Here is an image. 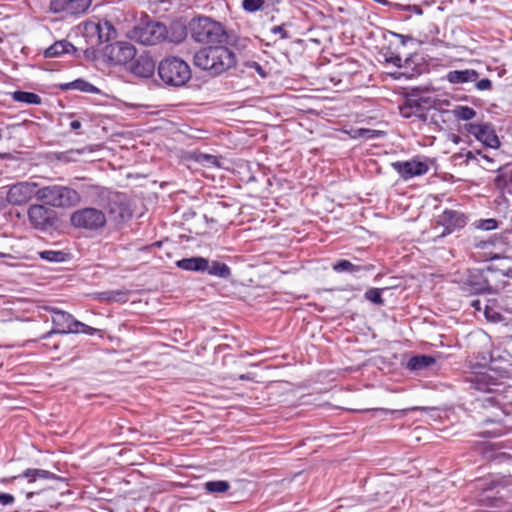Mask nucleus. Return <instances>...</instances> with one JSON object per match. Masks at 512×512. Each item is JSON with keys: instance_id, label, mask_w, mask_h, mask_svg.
I'll use <instances>...</instances> for the list:
<instances>
[{"instance_id": "19", "label": "nucleus", "mask_w": 512, "mask_h": 512, "mask_svg": "<svg viewBox=\"0 0 512 512\" xmlns=\"http://www.w3.org/2000/svg\"><path fill=\"white\" fill-rule=\"evenodd\" d=\"M176 266L185 271L202 273L208 269V259L201 256L183 258L176 261Z\"/></svg>"}, {"instance_id": "21", "label": "nucleus", "mask_w": 512, "mask_h": 512, "mask_svg": "<svg viewBox=\"0 0 512 512\" xmlns=\"http://www.w3.org/2000/svg\"><path fill=\"white\" fill-rule=\"evenodd\" d=\"M490 260L497 261L491 264L488 269L491 271H498L503 276L512 278V259L509 257H501L499 254L490 256Z\"/></svg>"}, {"instance_id": "13", "label": "nucleus", "mask_w": 512, "mask_h": 512, "mask_svg": "<svg viewBox=\"0 0 512 512\" xmlns=\"http://www.w3.org/2000/svg\"><path fill=\"white\" fill-rule=\"evenodd\" d=\"M392 167L403 180L422 176L429 170V166L425 161L416 159L393 162Z\"/></svg>"}, {"instance_id": "23", "label": "nucleus", "mask_w": 512, "mask_h": 512, "mask_svg": "<svg viewBox=\"0 0 512 512\" xmlns=\"http://www.w3.org/2000/svg\"><path fill=\"white\" fill-rule=\"evenodd\" d=\"M435 363V358L429 355H416L409 359L407 368L410 371H421Z\"/></svg>"}, {"instance_id": "38", "label": "nucleus", "mask_w": 512, "mask_h": 512, "mask_svg": "<svg viewBox=\"0 0 512 512\" xmlns=\"http://www.w3.org/2000/svg\"><path fill=\"white\" fill-rule=\"evenodd\" d=\"M475 86L480 91L489 90L492 87V82L488 78H483L481 80H478L475 82Z\"/></svg>"}, {"instance_id": "50", "label": "nucleus", "mask_w": 512, "mask_h": 512, "mask_svg": "<svg viewBox=\"0 0 512 512\" xmlns=\"http://www.w3.org/2000/svg\"><path fill=\"white\" fill-rule=\"evenodd\" d=\"M33 495H34V493L30 492V493L27 494V498L30 499Z\"/></svg>"}, {"instance_id": "48", "label": "nucleus", "mask_w": 512, "mask_h": 512, "mask_svg": "<svg viewBox=\"0 0 512 512\" xmlns=\"http://www.w3.org/2000/svg\"><path fill=\"white\" fill-rule=\"evenodd\" d=\"M477 153H478L479 155H481V156H482V158H484L485 160H487V161H489V162H490V161H492V160H491L487 155L482 154L480 151H478Z\"/></svg>"}, {"instance_id": "51", "label": "nucleus", "mask_w": 512, "mask_h": 512, "mask_svg": "<svg viewBox=\"0 0 512 512\" xmlns=\"http://www.w3.org/2000/svg\"><path fill=\"white\" fill-rule=\"evenodd\" d=\"M6 254L0 252V257H5Z\"/></svg>"}, {"instance_id": "11", "label": "nucleus", "mask_w": 512, "mask_h": 512, "mask_svg": "<svg viewBox=\"0 0 512 512\" xmlns=\"http://www.w3.org/2000/svg\"><path fill=\"white\" fill-rule=\"evenodd\" d=\"M38 190V185L35 182H18L10 186L6 199L10 204L20 206L34 196L37 198Z\"/></svg>"}, {"instance_id": "16", "label": "nucleus", "mask_w": 512, "mask_h": 512, "mask_svg": "<svg viewBox=\"0 0 512 512\" xmlns=\"http://www.w3.org/2000/svg\"><path fill=\"white\" fill-rule=\"evenodd\" d=\"M109 213L113 220L117 222L128 219L131 216V211L127 204L126 198L122 195H116L109 202Z\"/></svg>"}, {"instance_id": "27", "label": "nucleus", "mask_w": 512, "mask_h": 512, "mask_svg": "<svg viewBox=\"0 0 512 512\" xmlns=\"http://www.w3.org/2000/svg\"><path fill=\"white\" fill-rule=\"evenodd\" d=\"M366 269L367 268L365 266L355 265L352 262L345 259H341L333 265V270L337 273L347 272L355 274Z\"/></svg>"}, {"instance_id": "44", "label": "nucleus", "mask_w": 512, "mask_h": 512, "mask_svg": "<svg viewBox=\"0 0 512 512\" xmlns=\"http://www.w3.org/2000/svg\"><path fill=\"white\" fill-rule=\"evenodd\" d=\"M407 10H408V11H411V12H413V13H415V14H418V15H421V14L423 13V11H422L421 7H420V6H418V5H409V6L407 7Z\"/></svg>"}, {"instance_id": "42", "label": "nucleus", "mask_w": 512, "mask_h": 512, "mask_svg": "<svg viewBox=\"0 0 512 512\" xmlns=\"http://www.w3.org/2000/svg\"><path fill=\"white\" fill-rule=\"evenodd\" d=\"M459 157H465L466 163H469L470 161L476 160V155L471 150H466L459 153Z\"/></svg>"}, {"instance_id": "29", "label": "nucleus", "mask_w": 512, "mask_h": 512, "mask_svg": "<svg viewBox=\"0 0 512 512\" xmlns=\"http://www.w3.org/2000/svg\"><path fill=\"white\" fill-rule=\"evenodd\" d=\"M204 488L206 491L212 494H221L225 493L230 488V483L225 480H213L207 481L204 484Z\"/></svg>"}, {"instance_id": "45", "label": "nucleus", "mask_w": 512, "mask_h": 512, "mask_svg": "<svg viewBox=\"0 0 512 512\" xmlns=\"http://www.w3.org/2000/svg\"><path fill=\"white\" fill-rule=\"evenodd\" d=\"M80 127H81V122H80V121H78V120H73V121H71V122H70V128H71L72 130H77V129H79Z\"/></svg>"}, {"instance_id": "6", "label": "nucleus", "mask_w": 512, "mask_h": 512, "mask_svg": "<svg viewBox=\"0 0 512 512\" xmlns=\"http://www.w3.org/2000/svg\"><path fill=\"white\" fill-rule=\"evenodd\" d=\"M71 223L77 228L98 230L106 224V217L101 210L96 208H84L75 211L71 215Z\"/></svg>"}, {"instance_id": "39", "label": "nucleus", "mask_w": 512, "mask_h": 512, "mask_svg": "<svg viewBox=\"0 0 512 512\" xmlns=\"http://www.w3.org/2000/svg\"><path fill=\"white\" fill-rule=\"evenodd\" d=\"M271 33H273L275 35H280L281 39H288V38H290V35L284 29V25L273 26L271 28Z\"/></svg>"}, {"instance_id": "14", "label": "nucleus", "mask_w": 512, "mask_h": 512, "mask_svg": "<svg viewBox=\"0 0 512 512\" xmlns=\"http://www.w3.org/2000/svg\"><path fill=\"white\" fill-rule=\"evenodd\" d=\"M461 289L469 294H481L489 290V283L479 270H469L463 281Z\"/></svg>"}, {"instance_id": "3", "label": "nucleus", "mask_w": 512, "mask_h": 512, "mask_svg": "<svg viewBox=\"0 0 512 512\" xmlns=\"http://www.w3.org/2000/svg\"><path fill=\"white\" fill-rule=\"evenodd\" d=\"M158 75L169 86H184L191 78L189 65L179 57H166L158 65Z\"/></svg>"}, {"instance_id": "7", "label": "nucleus", "mask_w": 512, "mask_h": 512, "mask_svg": "<svg viewBox=\"0 0 512 512\" xmlns=\"http://www.w3.org/2000/svg\"><path fill=\"white\" fill-rule=\"evenodd\" d=\"M27 214L30 225L41 231L50 230L57 221L56 212L41 204L31 205Z\"/></svg>"}, {"instance_id": "4", "label": "nucleus", "mask_w": 512, "mask_h": 512, "mask_svg": "<svg viewBox=\"0 0 512 512\" xmlns=\"http://www.w3.org/2000/svg\"><path fill=\"white\" fill-rule=\"evenodd\" d=\"M37 200L52 207L68 208L80 201V195L72 188L51 185L39 188Z\"/></svg>"}, {"instance_id": "2", "label": "nucleus", "mask_w": 512, "mask_h": 512, "mask_svg": "<svg viewBox=\"0 0 512 512\" xmlns=\"http://www.w3.org/2000/svg\"><path fill=\"white\" fill-rule=\"evenodd\" d=\"M190 37L200 44H224L227 42V31L224 26L208 16H197L188 24Z\"/></svg>"}, {"instance_id": "43", "label": "nucleus", "mask_w": 512, "mask_h": 512, "mask_svg": "<svg viewBox=\"0 0 512 512\" xmlns=\"http://www.w3.org/2000/svg\"><path fill=\"white\" fill-rule=\"evenodd\" d=\"M507 184V181L504 177V175H498L496 178H495V185L498 187V188H503L504 186H506Z\"/></svg>"}, {"instance_id": "34", "label": "nucleus", "mask_w": 512, "mask_h": 512, "mask_svg": "<svg viewBox=\"0 0 512 512\" xmlns=\"http://www.w3.org/2000/svg\"><path fill=\"white\" fill-rule=\"evenodd\" d=\"M504 433H505V428L499 423H496V427L494 429L485 430L482 432L483 436L491 437V438L500 437Z\"/></svg>"}, {"instance_id": "9", "label": "nucleus", "mask_w": 512, "mask_h": 512, "mask_svg": "<svg viewBox=\"0 0 512 512\" xmlns=\"http://www.w3.org/2000/svg\"><path fill=\"white\" fill-rule=\"evenodd\" d=\"M103 54L107 60L115 65H125L135 58L136 49L127 41H117L104 48Z\"/></svg>"}, {"instance_id": "47", "label": "nucleus", "mask_w": 512, "mask_h": 512, "mask_svg": "<svg viewBox=\"0 0 512 512\" xmlns=\"http://www.w3.org/2000/svg\"><path fill=\"white\" fill-rule=\"evenodd\" d=\"M205 158L207 159L208 162H214L215 161V157L211 156V155H205Z\"/></svg>"}, {"instance_id": "33", "label": "nucleus", "mask_w": 512, "mask_h": 512, "mask_svg": "<svg viewBox=\"0 0 512 512\" xmlns=\"http://www.w3.org/2000/svg\"><path fill=\"white\" fill-rule=\"evenodd\" d=\"M265 4V0H242V8L247 13L260 11Z\"/></svg>"}, {"instance_id": "8", "label": "nucleus", "mask_w": 512, "mask_h": 512, "mask_svg": "<svg viewBox=\"0 0 512 512\" xmlns=\"http://www.w3.org/2000/svg\"><path fill=\"white\" fill-rule=\"evenodd\" d=\"M51 312V320L54 325V329L46 333L43 338L46 339L54 333L58 334H69L79 333L80 321L76 320L70 313L57 308H49Z\"/></svg>"}, {"instance_id": "28", "label": "nucleus", "mask_w": 512, "mask_h": 512, "mask_svg": "<svg viewBox=\"0 0 512 512\" xmlns=\"http://www.w3.org/2000/svg\"><path fill=\"white\" fill-rule=\"evenodd\" d=\"M12 98L17 102L26 104L39 105L41 103V97L33 92L18 90L12 94Z\"/></svg>"}, {"instance_id": "30", "label": "nucleus", "mask_w": 512, "mask_h": 512, "mask_svg": "<svg viewBox=\"0 0 512 512\" xmlns=\"http://www.w3.org/2000/svg\"><path fill=\"white\" fill-rule=\"evenodd\" d=\"M39 256L48 262L60 263L65 261L66 254L62 251L44 250L39 252Z\"/></svg>"}, {"instance_id": "22", "label": "nucleus", "mask_w": 512, "mask_h": 512, "mask_svg": "<svg viewBox=\"0 0 512 512\" xmlns=\"http://www.w3.org/2000/svg\"><path fill=\"white\" fill-rule=\"evenodd\" d=\"M100 42H108L116 37V29L108 20H101L95 25Z\"/></svg>"}, {"instance_id": "35", "label": "nucleus", "mask_w": 512, "mask_h": 512, "mask_svg": "<svg viewBox=\"0 0 512 512\" xmlns=\"http://www.w3.org/2000/svg\"><path fill=\"white\" fill-rule=\"evenodd\" d=\"M420 408L419 407H414V408H411V409H403V410H391V409H387V408H375V409H372L371 411H374V412H379V413H382V414H385V415H392V414H395V413H401L402 415H406L408 411H415V410H419Z\"/></svg>"}, {"instance_id": "25", "label": "nucleus", "mask_w": 512, "mask_h": 512, "mask_svg": "<svg viewBox=\"0 0 512 512\" xmlns=\"http://www.w3.org/2000/svg\"><path fill=\"white\" fill-rule=\"evenodd\" d=\"M65 90H78L85 93L97 94L99 89L90 82L83 79H76L72 82L66 83L62 86Z\"/></svg>"}, {"instance_id": "37", "label": "nucleus", "mask_w": 512, "mask_h": 512, "mask_svg": "<svg viewBox=\"0 0 512 512\" xmlns=\"http://www.w3.org/2000/svg\"><path fill=\"white\" fill-rule=\"evenodd\" d=\"M478 227L482 230L490 231V230H494L498 227V222L495 219L489 218V219L481 220Z\"/></svg>"}, {"instance_id": "49", "label": "nucleus", "mask_w": 512, "mask_h": 512, "mask_svg": "<svg viewBox=\"0 0 512 512\" xmlns=\"http://www.w3.org/2000/svg\"><path fill=\"white\" fill-rule=\"evenodd\" d=\"M490 423H494V421H492L491 419H486L484 421V424H490Z\"/></svg>"}, {"instance_id": "41", "label": "nucleus", "mask_w": 512, "mask_h": 512, "mask_svg": "<svg viewBox=\"0 0 512 512\" xmlns=\"http://www.w3.org/2000/svg\"><path fill=\"white\" fill-rule=\"evenodd\" d=\"M14 502V496L8 493L0 494V504L3 506L10 505Z\"/></svg>"}, {"instance_id": "31", "label": "nucleus", "mask_w": 512, "mask_h": 512, "mask_svg": "<svg viewBox=\"0 0 512 512\" xmlns=\"http://www.w3.org/2000/svg\"><path fill=\"white\" fill-rule=\"evenodd\" d=\"M453 113L458 120L463 121L471 120L476 116V111L469 106H457Z\"/></svg>"}, {"instance_id": "17", "label": "nucleus", "mask_w": 512, "mask_h": 512, "mask_svg": "<svg viewBox=\"0 0 512 512\" xmlns=\"http://www.w3.org/2000/svg\"><path fill=\"white\" fill-rule=\"evenodd\" d=\"M479 78V73L474 69L464 70H451L449 71L445 79L453 85H463L467 83H474Z\"/></svg>"}, {"instance_id": "26", "label": "nucleus", "mask_w": 512, "mask_h": 512, "mask_svg": "<svg viewBox=\"0 0 512 512\" xmlns=\"http://www.w3.org/2000/svg\"><path fill=\"white\" fill-rule=\"evenodd\" d=\"M16 478H26L30 482H34L38 479H52L54 474L44 469H26Z\"/></svg>"}, {"instance_id": "52", "label": "nucleus", "mask_w": 512, "mask_h": 512, "mask_svg": "<svg viewBox=\"0 0 512 512\" xmlns=\"http://www.w3.org/2000/svg\"><path fill=\"white\" fill-rule=\"evenodd\" d=\"M2 139V131L0 130V140Z\"/></svg>"}, {"instance_id": "5", "label": "nucleus", "mask_w": 512, "mask_h": 512, "mask_svg": "<svg viewBox=\"0 0 512 512\" xmlns=\"http://www.w3.org/2000/svg\"><path fill=\"white\" fill-rule=\"evenodd\" d=\"M166 33L165 25L151 21L134 26L128 36L143 45H156L166 38Z\"/></svg>"}, {"instance_id": "20", "label": "nucleus", "mask_w": 512, "mask_h": 512, "mask_svg": "<svg viewBox=\"0 0 512 512\" xmlns=\"http://www.w3.org/2000/svg\"><path fill=\"white\" fill-rule=\"evenodd\" d=\"M131 70L137 76L148 78L155 71V63L149 57L140 56L133 63Z\"/></svg>"}, {"instance_id": "15", "label": "nucleus", "mask_w": 512, "mask_h": 512, "mask_svg": "<svg viewBox=\"0 0 512 512\" xmlns=\"http://www.w3.org/2000/svg\"><path fill=\"white\" fill-rule=\"evenodd\" d=\"M438 224L444 227L441 235L445 236L464 227L466 218L461 212L446 209L438 216Z\"/></svg>"}, {"instance_id": "10", "label": "nucleus", "mask_w": 512, "mask_h": 512, "mask_svg": "<svg viewBox=\"0 0 512 512\" xmlns=\"http://www.w3.org/2000/svg\"><path fill=\"white\" fill-rule=\"evenodd\" d=\"M92 0H49L48 11L53 14L78 16L91 6Z\"/></svg>"}, {"instance_id": "36", "label": "nucleus", "mask_w": 512, "mask_h": 512, "mask_svg": "<svg viewBox=\"0 0 512 512\" xmlns=\"http://www.w3.org/2000/svg\"><path fill=\"white\" fill-rule=\"evenodd\" d=\"M418 107V104L412 105L411 103H406L405 105L399 107L400 114L404 118H410L414 114V108L417 109Z\"/></svg>"}, {"instance_id": "12", "label": "nucleus", "mask_w": 512, "mask_h": 512, "mask_svg": "<svg viewBox=\"0 0 512 512\" xmlns=\"http://www.w3.org/2000/svg\"><path fill=\"white\" fill-rule=\"evenodd\" d=\"M464 128L469 134L473 135L485 146L493 149L500 147V140L495 132L494 127L491 124L467 123L465 124Z\"/></svg>"}, {"instance_id": "18", "label": "nucleus", "mask_w": 512, "mask_h": 512, "mask_svg": "<svg viewBox=\"0 0 512 512\" xmlns=\"http://www.w3.org/2000/svg\"><path fill=\"white\" fill-rule=\"evenodd\" d=\"M77 48L68 40H59L46 48L43 52L45 58L61 57L65 54L75 55Z\"/></svg>"}, {"instance_id": "46", "label": "nucleus", "mask_w": 512, "mask_h": 512, "mask_svg": "<svg viewBox=\"0 0 512 512\" xmlns=\"http://www.w3.org/2000/svg\"><path fill=\"white\" fill-rule=\"evenodd\" d=\"M471 305L473 307H475L476 310H480V301L479 300H475V301H472Z\"/></svg>"}, {"instance_id": "24", "label": "nucleus", "mask_w": 512, "mask_h": 512, "mask_svg": "<svg viewBox=\"0 0 512 512\" xmlns=\"http://www.w3.org/2000/svg\"><path fill=\"white\" fill-rule=\"evenodd\" d=\"M209 275L222 278V279H228L231 277V269L228 265L225 263L219 262V261H209L208 260V269L206 271Z\"/></svg>"}, {"instance_id": "40", "label": "nucleus", "mask_w": 512, "mask_h": 512, "mask_svg": "<svg viewBox=\"0 0 512 512\" xmlns=\"http://www.w3.org/2000/svg\"><path fill=\"white\" fill-rule=\"evenodd\" d=\"M80 332L84 333V334H87V335H95L96 333L100 332V330L80 322L79 333Z\"/></svg>"}, {"instance_id": "32", "label": "nucleus", "mask_w": 512, "mask_h": 512, "mask_svg": "<svg viewBox=\"0 0 512 512\" xmlns=\"http://www.w3.org/2000/svg\"><path fill=\"white\" fill-rule=\"evenodd\" d=\"M383 291H384V289H381V288H370L364 294L365 299H367L368 301H370L373 304L383 305V303H384V300L382 298Z\"/></svg>"}, {"instance_id": "1", "label": "nucleus", "mask_w": 512, "mask_h": 512, "mask_svg": "<svg viewBox=\"0 0 512 512\" xmlns=\"http://www.w3.org/2000/svg\"><path fill=\"white\" fill-rule=\"evenodd\" d=\"M193 60L198 68L219 75L235 66L236 55L223 44H217L200 49L195 53Z\"/></svg>"}]
</instances>
